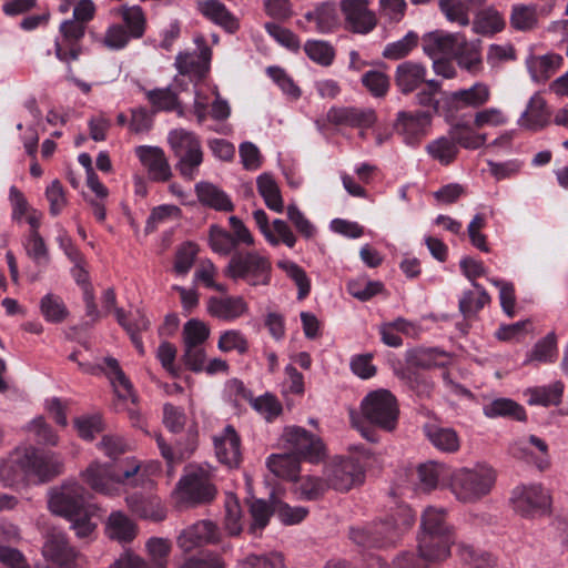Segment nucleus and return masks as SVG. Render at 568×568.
Returning a JSON list of instances; mask_svg holds the SVG:
<instances>
[{
	"instance_id": "f257e3e1",
	"label": "nucleus",
	"mask_w": 568,
	"mask_h": 568,
	"mask_svg": "<svg viewBox=\"0 0 568 568\" xmlns=\"http://www.w3.org/2000/svg\"><path fill=\"white\" fill-rule=\"evenodd\" d=\"M63 462L55 453H44L33 446H19L8 457L0 458V483L13 487L22 477L44 483L60 475Z\"/></svg>"
},
{
	"instance_id": "f03ea898",
	"label": "nucleus",
	"mask_w": 568,
	"mask_h": 568,
	"mask_svg": "<svg viewBox=\"0 0 568 568\" xmlns=\"http://www.w3.org/2000/svg\"><path fill=\"white\" fill-rule=\"evenodd\" d=\"M414 523L413 510L408 506H400L385 521L351 528L349 538L364 549L383 548L394 545Z\"/></svg>"
},
{
	"instance_id": "7ed1b4c3",
	"label": "nucleus",
	"mask_w": 568,
	"mask_h": 568,
	"mask_svg": "<svg viewBox=\"0 0 568 568\" xmlns=\"http://www.w3.org/2000/svg\"><path fill=\"white\" fill-rule=\"evenodd\" d=\"M139 465L124 468L122 464L91 463L81 476L95 493L113 497L122 491L128 493L129 487L138 485Z\"/></svg>"
},
{
	"instance_id": "20e7f679",
	"label": "nucleus",
	"mask_w": 568,
	"mask_h": 568,
	"mask_svg": "<svg viewBox=\"0 0 568 568\" xmlns=\"http://www.w3.org/2000/svg\"><path fill=\"white\" fill-rule=\"evenodd\" d=\"M494 483L495 473L489 466L463 467L452 474L450 490L459 501L474 503L489 494Z\"/></svg>"
},
{
	"instance_id": "39448f33",
	"label": "nucleus",
	"mask_w": 568,
	"mask_h": 568,
	"mask_svg": "<svg viewBox=\"0 0 568 568\" xmlns=\"http://www.w3.org/2000/svg\"><path fill=\"white\" fill-rule=\"evenodd\" d=\"M271 261L257 250L237 251L230 258L225 275L233 280H244L252 286L267 285L271 281Z\"/></svg>"
},
{
	"instance_id": "423d86ee",
	"label": "nucleus",
	"mask_w": 568,
	"mask_h": 568,
	"mask_svg": "<svg viewBox=\"0 0 568 568\" xmlns=\"http://www.w3.org/2000/svg\"><path fill=\"white\" fill-rule=\"evenodd\" d=\"M168 142L179 159L176 168L180 174L184 179L193 180L203 162L202 146L197 135L185 129H174L169 132Z\"/></svg>"
},
{
	"instance_id": "0eeeda50",
	"label": "nucleus",
	"mask_w": 568,
	"mask_h": 568,
	"mask_svg": "<svg viewBox=\"0 0 568 568\" xmlns=\"http://www.w3.org/2000/svg\"><path fill=\"white\" fill-rule=\"evenodd\" d=\"M176 498L186 504H204L211 501L216 494L209 466H190L186 474L179 480Z\"/></svg>"
},
{
	"instance_id": "6e6552de",
	"label": "nucleus",
	"mask_w": 568,
	"mask_h": 568,
	"mask_svg": "<svg viewBox=\"0 0 568 568\" xmlns=\"http://www.w3.org/2000/svg\"><path fill=\"white\" fill-rule=\"evenodd\" d=\"M229 223L231 232L216 224L209 229V245L214 253L222 256L230 255L240 245L252 246L255 243L253 234L240 217L232 215Z\"/></svg>"
},
{
	"instance_id": "1a4fd4ad",
	"label": "nucleus",
	"mask_w": 568,
	"mask_h": 568,
	"mask_svg": "<svg viewBox=\"0 0 568 568\" xmlns=\"http://www.w3.org/2000/svg\"><path fill=\"white\" fill-rule=\"evenodd\" d=\"M433 536H454V530L446 521V510L429 506L422 515L420 531L417 536L420 558H438L447 554L446 548L439 549L438 552L429 550Z\"/></svg>"
},
{
	"instance_id": "9d476101",
	"label": "nucleus",
	"mask_w": 568,
	"mask_h": 568,
	"mask_svg": "<svg viewBox=\"0 0 568 568\" xmlns=\"http://www.w3.org/2000/svg\"><path fill=\"white\" fill-rule=\"evenodd\" d=\"M364 416L374 425L393 430L398 417L395 396L386 389L371 392L362 400Z\"/></svg>"
},
{
	"instance_id": "9b49d317",
	"label": "nucleus",
	"mask_w": 568,
	"mask_h": 568,
	"mask_svg": "<svg viewBox=\"0 0 568 568\" xmlns=\"http://www.w3.org/2000/svg\"><path fill=\"white\" fill-rule=\"evenodd\" d=\"M510 503L515 513L532 518L549 511L551 497L549 490L540 484H528L513 489Z\"/></svg>"
},
{
	"instance_id": "f8f14e48",
	"label": "nucleus",
	"mask_w": 568,
	"mask_h": 568,
	"mask_svg": "<svg viewBox=\"0 0 568 568\" xmlns=\"http://www.w3.org/2000/svg\"><path fill=\"white\" fill-rule=\"evenodd\" d=\"M282 438L291 454L300 459L318 463L324 458L325 447L322 439L303 427H285Z\"/></svg>"
},
{
	"instance_id": "ddd939ff",
	"label": "nucleus",
	"mask_w": 568,
	"mask_h": 568,
	"mask_svg": "<svg viewBox=\"0 0 568 568\" xmlns=\"http://www.w3.org/2000/svg\"><path fill=\"white\" fill-rule=\"evenodd\" d=\"M85 489L77 481L68 480L50 491L49 508L53 514L74 517L87 508Z\"/></svg>"
},
{
	"instance_id": "4468645a",
	"label": "nucleus",
	"mask_w": 568,
	"mask_h": 568,
	"mask_svg": "<svg viewBox=\"0 0 568 568\" xmlns=\"http://www.w3.org/2000/svg\"><path fill=\"white\" fill-rule=\"evenodd\" d=\"M193 113L199 124H203L207 118L224 121L231 114V106L216 87H195Z\"/></svg>"
},
{
	"instance_id": "2eb2a0df",
	"label": "nucleus",
	"mask_w": 568,
	"mask_h": 568,
	"mask_svg": "<svg viewBox=\"0 0 568 568\" xmlns=\"http://www.w3.org/2000/svg\"><path fill=\"white\" fill-rule=\"evenodd\" d=\"M362 465L353 458H336L325 468V477L331 488L347 491L364 480Z\"/></svg>"
},
{
	"instance_id": "dca6fc26",
	"label": "nucleus",
	"mask_w": 568,
	"mask_h": 568,
	"mask_svg": "<svg viewBox=\"0 0 568 568\" xmlns=\"http://www.w3.org/2000/svg\"><path fill=\"white\" fill-rule=\"evenodd\" d=\"M85 34V24L75 19L61 22L59 36L54 41L55 57L62 62H71L79 58V42Z\"/></svg>"
},
{
	"instance_id": "f3484780",
	"label": "nucleus",
	"mask_w": 568,
	"mask_h": 568,
	"mask_svg": "<svg viewBox=\"0 0 568 568\" xmlns=\"http://www.w3.org/2000/svg\"><path fill=\"white\" fill-rule=\"evenodd\" d=\"M430 122L432 114L429 112L399 111L394 128L406 145L416 146L427 135Z\"/></svg>"
},
{
	"instance_id": "a211bd4d",
	"label": "nucleus",
	"mask_w": 568,
	"mask_h": 568,
	"mask_svg": "<svg viewBox=\"0 0 568 568\" xmlns=\"http://www.w3.org/2000/svg\"><path fill=\"white\" fill-rule=\"evenodd\" d=\"M42 554L59 568H85L83 557L69 545L61 532H53L47 538Z\"/></svg>"
},
{
	"instance_id": "6ab92c4d",
	"label": "nucleus",
	"mask_w": 568,
	"mask_h": 568,
	"mask_svg": "<svg viewBox=\"0 0 568 568\" xmlns=\"http://www.w3.org/2000/svg\"><path fill=\"white\" fill-rule=\"evenodd\" d=\"M368 0H342L341 11L346 29L359 34H367L377 24L375 13L368 8Z\"/></svg>"
},
{
	"instance_id": "aec40b11",
	"label": "nucleus",
	"mask_w": 568,
	"mask_h": 568,
	"mask_svg": "<svg viewBox=\"0 0 568 568\" xmlns=\"http://www.w3.org/2000/svg\"><path fill=\"white\" fill-rule=\"evenodd\" d=\"M220 540L217 526L210 520H200L183 529L178 536V546L189 552L207 544H216Z\"/></svg>"
},
{
	"instance_id": "412c9836",
	"label": "nucleus",
	"mask_w": 568,
	"mask_h": 568,
	"mask_svg": "<svg viewBox=\"0 0 568 568\" xmlns=\"http://www.w3.org/2000/svg\"><path fill=\"white\" fill-rule=\"evenodd\" d=\"M253 219L260 232L270 245L277 246L282 242L290 248L295 246L297 236L284 220L275 219L273 221L274 232H272L268 224V216L264 210H255L253 212Z\"/></svg>"
},
{
	"instance_id": "4be33fe9",
	"label": "nucleus",
	"mask_w": 568,
	"mask_h": 568,
	"mask_svg": "<svg viewBox=\"0 0 568 568\" xmlns=\"http://www.w3.org/2000/svg\"><path fill=\"white\" fill-rule=\"evenodd\" d=\"M206 312L214 318L231 323L246 315L248 305L242 296H211L206 301Z\"/></svg>"
},
{
	"instance_id": "5701e85b",
	"label": "nucleus",
	"mask_w": 568,
	"mask_h": 568,
	"mask_svg": "<svg viewBox=\"0 0 568 568\" xmlns=\"http://www.w3.org/2000/svg\"><path fill=\"white\" fill-rule=\"evenodd\" d=\"M135 154L148 171L150 180L154 182H166L172 176V170L164 154L158 146L140 145Z\"/></svg>"
},
{
	"instance_id": "b1692460",
	"label": "nucleus",
	"mask_w": 568,
	"mask_h": 568,
	"mask_svg": "<svg viewBox=\"0 0 568 568\" xmlns=\"http://www.w3.org/2000/svg\"><path fill=\"white\" fill-rule=\"evenodd\" d=\"M327 119L337 125L366 130L375 124L376 113L368 108L334 106L327 112Z\"/></svg>"
},
{
	"instance_id": "393cba45",
	"label": "nucleus",
	"mask_w": 568,
	"mask_h": 568,
	"mask_svg": "<svg viewBox=\"0 0 568 568\" xmlns=\"http://www.w3.org/2000/svg\"><path fill=\"white\" fill-rule=\"evenodd\" d=\"M103 366H91V365H82L80 364L85 372L91 374H95L98 371L104 372L108 376L114 393L116 396L123 400L135 402V395L133 392V386L129 378L125 376L123 371L120 368L119 363L113 357H105L103 361Z\"/></svg>"
},
{
	"instance_id": "a878e982",
	"label": "nucleus",
	"mask_w": 568,
	"mask_h": 568,
	"mask_svg": "<svg viewBox=\"0 0 568 568\" xmlns=\"http://www.w3.org/2000/svg\"><path fill=\"white\" fill-rule=\"evenodd\" d=\"M214 449L219 462L229 468H235L240 465L241 440L233 426L227 425L221 434L214 437Z\"/></svg>"
},
{
	"instance_id": "bb28decb",
	"label": "nucleus",
	"mask_w": 568,
	"mask_h": 568,
	"mask_svg": "<svg viewBox=\"0 0 568 568\" xmlns=\"http://www.w3.org/2000/svg\"><path fill=\"white\" fill-rule=\"evenodd\" d=\"M511 454L534 463L539 469L548 466V446L545 440L535 435L516 440L511 446Z\"/></svg>"
},
{
	"instance_id": "cd10ccee",
	"label": "nucleus",
	"mask_w": 568,
	"mask_h": 568,
	"mask_svg": "<svg viewBox=\"0 0 568 568\" xmlns=\"http://www.w3.org/2000/svg\"><path fill=\"white\" fill-rule=\"evenodd\" d=\"M490 99V89L484 82H476L468 89H460L449 93L446 98L448 104L455 110L464 108L478 109Z\"/></svg>"
},
{
	"instance_id": "c85d7f7f",
	"label": "nucleus",
	"mask_w": 568,
	"mask_h": 568,
	"mask_svg": "<svg viewBox=\"0 0 568 568\" xmlns=\"http://www.w3.org/2000/svg\"><path fill=\"white\" fill-rule=\"evenodd\" d=\"M427 69L416 61H404L396 67L395 83L403 94L417 90L425 82Z\"/></svg>"
},
{
	"instance_id": "c756f323",
	"label": "nucleus",
	"mask_w": 568,
	"mask_h": 568,
	"mask_svg": "<svg viewBox=\"0 0 568 568\" xmlns=\"http://www.w3.org/2000/svg\"><path fill=\"white\" fill-rule=\"evenodd\" d=\"M453 58L457 61L459 68L477 74L483 67L480 41H468L465 36L459 34Z\"/></svg>"
},
{
	"instance_id": "7c9ffc66",
	"label": "nucleus",
	"mask_w": 568,
	"mask_h": 568,
	"mask_svg": "<svg viewBox=\"0 0 568 568\" xmlns=\"http://www.w3.org/2000/svg\"><path fill=\"white\" fill-rule=\"evenodd\" d=\"M460 33L433 31L422 39L423 51L430 59L453 57Z\"/></svg>"
},
{
	"instance_id": "2f4dec72",
	"label": "nucleus",
	"mask_w": 568,
	"mask_h": 568,
	"mask_svg": "<svg viewBox=\"0 0 568 568\" xmlns=\"http://www.w3.org/2000/svg\"><path fill=\"white\" fill-rule=\"evenodd\" d=\"M125 501L130 510L141 518L159 521L165 517L160 499L153 495L135 491L128 494Z\"/></svg>"
},
{
	"instance_id": "473e14b6",
	"label": "nucleus",
	"mask_w": 568,
	"mask_h": 568,
	"mask_svg": "<svg viewBox=\"0 0 568 568\" xmlns=\"http://www.w3.org/2000/svg\"><path fill=\"white\" fill-rule=\"evenodd\" d=\"M562 63L564 58L556 53L529 55L526 60V65L531 80L538 83L547 81L561 68Z\"/></svg>"
},
{
	"instance_id": "72a5a7b5",
	"label": "nucleus",
	"mask_w": 568,
	"mask_h": 568,
	"mask_svg": "<svg viewBox=\"0 0 568 568\" xmlns=\"http://www.w3.org/2000/svg\"><path fill=\"white\" fill-rule=\"evenodd\" d=\"M136 525L122 511H112L105 523L106 536L120 544L131 542L136 536Z\"/></svg>"
},
{
	"instance_id": "f704fd0d",
	"label": "nucleus",
	"mask_w": 568,
	"mask_h": 568,
	"mask_svg": "<svg viewBox=\"0 0 568 568\" xmlns=\"http://www.w3.org/2000/svg\"><path fill=\"white\" fill-rule=\"evenodd\" d=\"M506 21L500 12L488 7L479 10L471 21V31L476 34L491 38L505 29Z\"/></svg>"
},
{
	"instance_id": "c9c22d12",
	"label": "nucleus",
	"mask_w": 568,
	"mask_h": 568,
	"mask_svg": "<svg viewBox=\"0 0 568 568\" xmlns=\"http://www.w3.org/2000/svg\"><path fill=\"white\" fill-rule=\"evenodd\" d=\"M424 432L432 445L438 450L455 453L459 449V436L454 428L429 423L424 426Z\"/></svg>"
},
{
	"instance_id": "e433bc0d",
	"label": "nucleus",
	"mask_w": 568,
	"mask_h": 568,
	"mask_svg": "<svg viewBox=\"0 0 568 568\" xmlns=\"http://www.w3.org/2000/svg\"><path fill=\"white\" fill-rule=\"evenodd\" d=\"M547 121L546 101L539 93H535L519 116L518 124L527 130L538 131L545 126Z\"/></svg>"
},
{
	"instance_id": "4c0bfd02",
	"label": "nucleus",
	"mask_w": 568,
	"mask_h": 568,
	"mask_svg": "<svg viewBox=\"0 0 568 568\" xmlns=\"http://www.w3.org/2000/svg\"><path fill=\"white\" fill-rule=\"evenodd\" d=\"M558 355L557 337L554 332L548 333L539 339L532 348L527 352L523 365H534L554 363Z\"/></svg>"
},
{
	"instance_id": "58836bf2",
	"label": "nucleus",
	"mask_w": 568,
	"mask_h": 568,
	"mask_svg": "<svg viewBox=\"0 0 568 568\" xmlns=\"http://www.w3.org/2000/svg\"><path fill=\"white\" fill-rule=\"evenodd\" d=\"M304 19L315 24L320 33H328L338 26V14L333 2H323L304 14Z\"/></svg>"
},
{
	"instance_id": "ea45409f",
	"label": "nucleus",
	"mask_w": 568,
	"mask_h": 568,
	"mask_svg": "<svg viewBox=\"0 0 568 568\" xmlns=\"http://www.w3.org/2000/svg\"><path fill=\"white\" fill-rule=\"evenodd\" d=\"M301 459L291 453L273 454L266 460V466L276 477L297 481Z\"/></svg>"
},
{
	"instance_id": "a19ab883",
	"label": "nucleus",
	"mask_w": 568,
	"mask_h": 568,
	"mask_svg": "<svg viewBox=\"0 0 568 568\" xmlns=\"http://www.w3.org/2000/svg\"><path fill=\"white\" fill-rule=\"evenodd\" d=\"M199 9L203 16L215 24L222 27L227 32H235L239 29L236 18L219 0H207L199 3Z\"/></svg>"
},
{
	"instance_id": "79ce46f5",
	"label": "nucleus",
	"mask_w": 568,
	"mask_h": 568,
	"mask_svg": "<svg viewBox=\"0 0 568 568\" xmlns=\"http://www.w3.org/2000/svg\"><path fill=\"white\" fill-rule=\"evenodd\" d=\"M195 192L201 203L216 211L230 212L234 209V205L227 194L211 183H196Z\"/></svg>"
},
{
	"instance_id": "37998d69",
	"label": "nucleus",
	"mask_w": 568,
	"mask_h": 568,
	"mask_svg": "<svg viewBox=\"0 0 568 568\" xmlns=\"http://www.w3.org/2000/svg\"><path fill=\"white\" fill-rule=\"evenodd\" d=\"M256 185L258 194L263 197L267 209L275 213H283L285 210L284 200L274 176L263 173L257 176Z\"/></svg>"
},
{
	"instance_id": "c03bdc74",
	"label": "nucleus",
	"mask_w": 568,
	"mask_h": 568,
	"mask_svg": "<svg viewBox=\"0 0 568 568\" xmlns=\"http://www.w3.org/2000/svg\"><path fill=\"white\" fill-rule=\"evenodd\" d=\"M145 95L154 112L176 111L179 116H184V110L179 103L178 93L172 90V87L148 90Z\"/></svg>"
},
{
	"instance_id": "a18cd8bd",
	"label": "nucleus",
	"mask_w": 568,
	"mask_h": 568,
	"mask_svg": "<svg viewBox=\"0 0 568 568\" xmlns=\"http://www.w3.org/2000/svg\"><path fill=\"white\" fill-rule=\"evenodd\" d=\"M483 413L488 418L511 417L525 420L526 413L523 406L509 398H496L483 406Z\"/></svg>"
},
{
	"instance_id": "49530a36",
	"label": "nucleus",
	"mask_w": 568,
	"mask_h": 568,
	"mask_svg": "<svg viewBox=\"0 0 568 568\" xmlns=\"http://www.w3.org/2000/svg\"><path fill=\"white\" fill-rule=\"evenodd\" d=\"M427 154L443 165H448L456 159L458 146L450 134L430 141L425 148Z\"/></svg>"
},
{
	"instance_id": "de8ad7c7",
	"label": "nucleus",
	"mask_w": 568,
	"mask_h": 568,
	"mask_svg": "<svg viewBox=\"0 0 568 568\" xmlns=\"http://www.w3.org/2000/svg\"><path fill=\"white\" fill-rule=\"evenodd\" d=\"M564 393V384L555 382L550 385L536 386L529 388L526 394L528 395L529 405L550 406L558 405L561 400Z\"/></svg>"
},
{
	"instance_id": "09e8293b",
	"label": "nucleus",
	"mask_w": 568,
	"mask_h": 568,
	"mask_svg": "<svg viewBox=\"0 0 568 568\" xmlns=\"http://www.w3.org/2000/svg\"><path fill=\"white\" fill-rule=\"evenodd\" d=\"M457 556L467 568H494L493 556L465 542L457 545Z\"/></svg>"
},
{
	"instance_id": "8fccbe9b",
	"label": "nucleus",
	"mask_w": 568,
	"mask_h": 568,
	"mask_svg": "<svg viewBox=\"0 0 568 568\" xmlns=\"http://www.w3.org/2000/svg\"><path fill=\"white\" fill-rule=\"evenodd\" d=\"M473 286L476 292L466 291L459 300V310L465 317L476 315L477 312L490 302V296L481 285L473 282Z\"/></svg>"
},
{
	"instance_id": "3c124183",
	"label": "nucleus",
	"mask_w": 568,
	"mask_h": 568,
	"mask_svg": "<svg viewBox=\"0 0 568 568\" xmlns=\"http://www.w3.org/2000/svg\"><path fill=\"white\" fill-rule=\"evenodd\" d=\"M510 26L517 31H530L538 24L536 6L517 3L511 7Z\"/></svg>"
},
{
	"instance_id": "603ef678",
	"label": "nucleus",
	"mask_w": 568,
	"mask_h": 568,
	"mask_svg": "<svg viewBox=\"0 0 568 568\" xmlns=\"http://www.w3.org/2000/svg\"><path fill=\"white\" fill-rule=\"evenodd\" d=\"M440 357H446V354L437 348H414L406 353L408 365L417 368L442 366L445 361H442Z\"/></svg>"
},
{
	"instance_id": "864d4df0",
	"label": "nucleus",
	"mask_w": 568,
	"mask_h": 568,
	"mask_svg": "<svg viewBox=\"0 0 568 568\" xmlns=\"http://www.w3.org/2000/svg\"><path fill=\"white\" fill-rule=\"evenodd\" d=\"M419 37L415 31H408L399 40L387 43L382 52V55L387 60H400L410 54V52L418 45Z\"/></svg>"
},
{
	"instance_id": "5fc2aeb1",
	"label": "nucleus",
	"mask_w": 568,
	"mask_h": 568,
	"mask_svg": "<svg viewBox=\"0 0 568 568\" xmlns=\"http://www.w3.org/2000/svg\"><path fill=\"white\" fill-rule=\"evenodd\" d=\"M39 306L43 318L49 323H61L69 315V311L63 300L53 293H47L40 300Z\"/></svg>"
},
{
	"instance_id": "6e6d98bb",
	"label": "nucleus",
	"mask_w": 568,
	"mask_h": 568,
	"mask_svg": "<svg viewBox=\"0 0 568 568\" xmlns=\"http://www.w3.org/2000/svg\"><path fill=\"white\" fill-rule=\"evenodd\" d=\"M448 133L454 139L457 146L475 150L483 146L486 142L485 134H478L466 123L454 124Z\"/></svg>"
},
{
	"instance_id": "4d7b16f0",
	"label": "nucleus",
	"mask_w": 568,
	"mask_h": 568,
	"mask_svg": "<svg viewBox=\"0 0 568 568\" xmlns=\"http://www.w3.org/2000/svg\"><path fill=\"white\" fill-rule=\"evenodd\" d=\"M120 12L126 32L132 39L141 38L146 27V18L142 8L140 6H123Z\"/></svg>"
},
{
	"instance_id": "13d9d810",
	"label": "nucleus",
	"mask_w": 568,
	"mask_h": 568,
	"mask_svg": "<svg viewBox=\"0 0 568 568\" xmlns=\"http://www.w3.org/2000/svg\"><path fill=\"white\" fill-rule=\"evenodd\" d=\"M236 568H285V559L280 551L251 554L239 560Z\"/></svg>"
},
{
	"instance_id": "bf43d9fd",
	"label": "nucleus",
	"mask_w": 568,
	"mask_h": 568,
	"mask_svg": "<svg viewBox=\"0 0 568 568\" xmlns=\"http://www.w3.org/2000/svg\"><path fill=\"white\" fill-rule=\"evenodd\" d=\"M146 550L150 557V565L140 557L148 568H168V557L171 551V544L168 539L152 537L146 541Z\"/></svg>"
},
{
	"instance_id": "052dcab7",
	"label": "nucleus",
	"mask_w": 568,
	"mask_h": 568,
	"mask_svg": "<svg viewBox=\"0 0 568 568\" xmlns=\"http://www.w3.org/2000/svg\"><path fill=\"white\" fill-rule=\"evenodd\" d=\"M272 505L274 515L284 525H296L305 519L308 514V509L302 506L292 507L288 504L282 501L278 497L272 494Z\"/></svg>"
},
{
	"instance_id": "680f3d73",
	"label": "nucleus",
	"mask_w": 568,
	"mask_h": 568,
	"mask_svg": "<svg viewBox=\"0 0 568 568\" xmlns=\"http://www.w3.org/2000/svg\"><path fill=\"white\" fill-rule=\"evenodd\" d=\"M224 529L229 536H239L243 530L242 509L237 498L232 494L225 498Z\"/></svg>"
},
{
	"instance_id": "e2e57ef3",
	"label": "nucleus",
	"mask_w": 568,
	"mask_h": 568,
	"mask_svg": "<svg viewBox=\"0 0 568 568\" xmlns=\"http://www.w3.org/2000/svg\"><path fill=\"white\" fill-rule=\"evenodd\" d=\"M439 9L449 22L460 27L469 24V8L463 0H438Z\"/></svg>"
},
{
	"instance_id": "0e129e2a",
	"label": "nucleus",
	"mask_w": 568,
	"mask_h": 568,
	"mask_svg": "<svg viewBox=\"0 0 568 568\" xmlns=\"http://www.w3.org/2000/svg\"><path fill=\"white\" fill-rule=\"evenodd\" d=\"M277 266L295 283L298 288L297 298L304 300L311 291V282L305 271L292 261H280Z\"/></svg>"
},
{
	"instance_id": "69168bd1",
	"label": "nucleus",
	"mask_w": 568,
	"mask_h": 568,
	"mask_svg": "<svg viewBox=\"0 0 568 568\" xmlns=\"http://www.w3.org/2000/svg\"><path fill=\"white\" fill-rule=\"evenodd\" d=\"M250 404L268 422L280 416L283 410L281 402L271 393H265L257 397H250Z\"/></svg>"
},
{
	"instance_id": "338daca9",
	"label": "nucleus",
	"mask_w": 568,
	"mask_h": 568,
	"mask_svg": "<svg viewBox=\"0 0 568 568\" xmlns=\"http://www.w3.org/2000/svg\"><path fill=\"white\" fill-rule=\"evenodd\" d=\"M383 283L379 281H369L365 277L351 280L347 283V292L355 298L365 302L379 294L383 291Z\"/></svg>"
},
{
	"instance_id": "774afa93",
	"label": "nucleus",
	"mask_w": 568,
	"mask_h": 568,
	"mask_svg": "<svg viewBox=\"0 0 568 568\" xmlns=\"http://www.w3.org/2000/svg\"><path fill=\"white\" fill-rule=\"evenodd\" d=\"M304 51L312 61L324 67L331 65L335 55L334 48L322 40L306 41Z\"/></svg>"
}]
</instances>
